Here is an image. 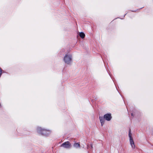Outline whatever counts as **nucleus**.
Instances as JSON below:
<instances>
[{"label":"nucleus","instance_id":"1","mask_svg":"<svg viewBox=\"0 0 153 153\" xmlns=\"http://www.w3.org/2000/svg\"><path fill=\"white\" fill-rule=\"evenodd\" d=\"M63 60L65 63L70 64L72 61V56L70 53L66 54L64 56Z\"/></svg>","mask_w":153,"mask_h":153},{"label":"nucleus","instance_id":"8","mask_svg":"<svg viewBox=\"0 0 153 153\" xmlns=\"http://www.w3.org/2000/svg\"><path fill=\"white\" fill-rule=\"evenodd\" d=\"M74 146L76 148L79 147H80V145L78 143H76L74 144Z\"/></svg>","mask_w":153,"mask_h":153},{"label":"nucleus","instance_id":"7","mask_svg":"<svg viewBox=\"0 0 153 153\" xmlns=\"http://www.w3.org/2000/svg\"><path fill=\"white\" fill-rule=\"evenodd\" d=\"M79 36L82 39L84 38L85 36V34L83 32H80L79 33Z\"/></svg>","mask_w":153,"mask_h":153},{"label":"nucleus","instance_id":"2","mask_svg":"<svg viewBox=\"0 0 153 153\" xmlns=\"http://www.w3.org/2000/svg\"><path fill=\"white\" fill-rule=\"evenodd\" d=\"M37 131L39 133L44 135H47V132H49L45 129H42L41 128H38L37 129Z\"/></svg>","mask_w":153,"mask_h":153},{"label":"nucleus","instance_id":"9","mask_svg":"<svg viewBox=\"0 0 153 153\" xmlns=\"http://www.w3.org/2000/svg\"><path fill=\"white\" fill-rule=\"evenodd\" d=\"M128 136L129 138V139H132L133 138L131 136V131L130 130L129 131V134H128Z\"/></svg>","mask_w":153,"mask_h":153},{"label":"nucleus","instance_id":"5","mask_svg":"<svg viewBox=\"0 0 153 153\" xmlns=\"http://www.w3.org/2000/svg\"><path fill=\"white\" fill-rule=\"evenodd\" d=\"M104 118L107 120V121H110L111 118V114H105L104 115Z\"/></svg>","mask_w":153,"mask_h":153},{"label":"nucleus","instance_id":"6","mask_svg":"<svg viewBox=\"0 0 153 153\" xmlns=\"http://www.w3.org/2000/svg\"><path fill=\"white\" fill-rule=\"evenodd\" d=\"M100 122H101V126H102L104 123V118L102 117H100Z\"/></svg>","mask_w":153,"mask_h":153},{"label":"nucleus","instance_id":"4","mask_svg":"<svg viewBox=\"0 0 153 153\" xmlns=\"http://www.w3.org/2000/svg\"><path fill=\"white\" fill-rule=\"evenodd\" d=\"M129 142L131 146L133 149H135V145L133 138L129 139Z\"/></svg>","mask_w":153,"mask_h":153},{"label":"nucleus","instance_id":"3","mask_svg":"<svg viewBox=\"0 0 153 153\" xmlns=\"http://www.w3.org/2000/svg\"><path fill=\"white\" fill-rule=\"evenodd\" d=\"M61 146L65 148L68 149L71 147V145L68 141H67L63 143Z\"/></svg>","mask_w":153,"mask_h":153}]
</instances>
